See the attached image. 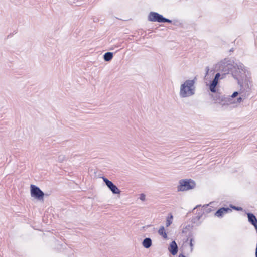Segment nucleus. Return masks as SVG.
<instances>
[{
    "label": "nucleus",
    "mask_w": 257,
    "mask_h": 257,
    "mask_svg": "<svg viewBox=\"0 0 257 257\" xmlns=\"http://www.w3.org/2000/svg\"><path fill=\"white\" fill-rule=\"evenodd\" d=\"M103 181L105 182L108 188L112 191L113 194H119L120 191L117 187L114 185L111 181L106 178L102 177Z\"/></svg>",
    "instance_id": "obj_7"
},
{
    "label": "nucleus",
    "mask_w": 257,
    "mask_h": 257,
    "mask_svg": "<svg viewBox=\"0 0 257 257\" xmlns=\"http://www.w3.org/2000/svg\"><path fill=\"white\" fill-rule=\"evenodd\" d=\"M148 19L151 22H168L171 23V21L167 18H164L162 15L156 12H150L148 15Z\"/></svg>",
    "instance_id": "obj_5"
},
{
    "label": "nucleus",
    "mask_w": 257,
    "mask_h": 257,
    "mask_svg": "<svg viewBox=\"0 0 257 257\" xmlns=\"http://www.w3.org/2000/svg\"><path fill=\"white\" fill-rule=\"evenodd\" d=\"M104 59L105 61H110L113 58V53L111 52H107L103 56Z\"/></svg>",
    "instance_id": "obj_14"
},
{
    "label": "nucleus",
    "mask_w": 257,
    "mask_h": 257,
    "mask_svg": "<svg viewBox=\"0 0 257 257\" xmlns=\"http://www.w3.org/2000/svg\"><path fill=\"white\" fill-rule=\"evenodd\" d=\"M192 241H193L192 239H191V240H190V246L191 247H192V246H193Z\"/></svg>",
    "instance_id": "obj_23"
},
{
    "label": "nucleus",
    "mask_w": 257,
    "mask_h": 257,
    "mask_svg": "<svg viewBox=\"0 0 257 257\" xmlns=\"http://www.w3.org/2000/svg\"><path fill=\"white\" fill-rule=\"evenodd\" d=\"M158 232L160 235L162 236L163 237L164 239H167L168 238L167 233L163 226H160Z\"/></svg>",
    "instance_id": "obj_13"
},
{
    "label": "nucleus",
    "mask_w": 257,
    "mask_h": 257,
    "mask_svg": "<svg viewBox=\"0 0 257 257\" xmlns=\"http://www.w3.org/2000/svg\"><path fill=\"white\" fill-rule=\"evenodd\" d=\"M238 93L237 92H234L233 93V94L230 97L231 98V99H232V98L236 97L238 95Z\"/></svg>",
    "instance_id": "obj_17"
},
{
    "label": "nucleus",
    "mask_w": 257,
    "mask_h": 257,
    "mask_svg": "<svg viewBox=\"0 0 257 257\" xmlns=\"http://www.w3.org/2000/svg\"><path fill=\"white\" fill-rule=\"evenodd\" d=\"M78 0H69V3L70 4L75 3L78 2Z\"/></svg>",
    "instance_id": "obj_20"
},
{
    "label": "nucleus",
    "mask_w": 257,
    "mask_h": 257,
    "mask_svg": "<svg viewBox=\"0 0 257 257\" xmlns=\"http://www.w3.org/2000/svg\"><path fill=\"white\" fill-rule=\"evenodd\" d=\"M173 218V215L171 213L167 217L166 221V226L167 227H169L172 223Z\"/></svg>",
    "instance_id": "obj_15"
},
{
    "label": "nucleus",
    "mask_w": 257,
    "mask_h": 257,
    "mask_svg": "<svg viewBox=\"0 0 257 257\" xmlns=\"http://www.w3.org/2000/svg\"><path fill=\"white\" fill-rule=\"evenodd\" d=\"M152 241L150 238H145L142 242V245L145 248H149L151 246Z\"/></svg>",
    "instance_id": "obj_11"
},
{
    "label": "nucleus",
    "mask_w": 257,
    "mask_h": 257,
    "mask_svg": "<svg viewBox=\"0 0 257 257\" xmlns=\"http://www.w3.org/2000/svg\"><path fill=\"white\" fill-rule=\"evenodd\" d=\"M195 78L185 81L180 86L179 96L181 98L191 97L195 94Z\"/></svg>",
    "instance_id": "obj_2"
},
{
    "label": "nucleus",
    "mask_w": 257,
    "mask_h": 257,
    "mask_svg": "<svg viewBox=\"0 0 257 257\" xmlns=\"http://www.w3.org/2000/svg\"><path fill=\"white\" fill-rule=\"evenodd\" d=\"M228 211H231V209L228 208H221L216 212L215 215L218 217H220Z\"/></svg>",
    "instance_id": "obj_10"
},
{
    "label": "nucleus",
    "mask_w": 257,
    "mask_h": 257,
    "mask_svg": "<svg viewBox=\"0 0 257 257\" xmlns=\"http://www.w3.org/2000/svg\"><path fill=\"white\" fill-rule=\"evenodd\" d=\"M242 101H243L242 98L241 97H239L237 98V100H236V103H240Z\"/></svg>",
    "instance_id": "obj_18"
},
{
    "label": "nucleus",
    "mask_w": 257,
    "mask_h": 257,
    "mask_svg": "<svg viewBox=\"0 0 257 257\" xmlns=\"http://www.w3.org/2000/svg\"><path fill=\"white\" fill-rule=\"evenodd\" d=\"M214 70L222 72L221 78L223 79L229 72H231L235 76H241L243 73H245L246 69L242 64H232L230 60L225 58L216 64Z\"/></svg>",
    "instance_id": "obj_1"
},
{
    "label": "nucleus",
    "mask_w": 257,
    "mask_h": 257,
    "mask_svg": "<svg viewBox=\"0 0 257 257\" xmlns=\"http://www.w3.org/2000/svg\"><path fill=\"white\" fill-rule=\"evenodd\" d=\"M234 208L237 210H241L242 209L241 208H239V207H234Z\"/></svg>",
    "instance_id": "obj_22"
},
{
    "label": "nucleus",
    "mask_w": 257,
    "mask_h": 257,
    "mask_svg": "<svg viewBox=\"0 0 257 257\" xmlns=\"http://www.w3.org/2000/svg\"><path fill=\"white\" fill-rule=\"evenodd\" d=\"M31 194L32 196L39 200H42L44 195L40 189L34 185H31Z\"/></svg>",
    "instance_id": "obj_6"
},
{
    "label": "nucleus",
    "mask_w": 257,
    "mask_h": 257,
    "mask_svg": "<svg viewBox=\"0 0 257 257\" xmlns=\"http://www.w3.org/2000/svg\"><path fill=\"white\" fill-rule=\"evenodd\" d=\"M179 257H186V256L182 254H180L179 255Z\"/></svg>",
    "instance_id": "obj_24"
},
{
    "label": "nucleus",
    "mask_w": 257,
    "mask_h": 257,
    "mask_svg": "<svg viewBox=\"0 0 257 257\" xmlns=\"http://www.w3.org/2000/svg\"><path fill=\"white\" fill-rule=\"evenodd\" d=\"M196 184L191 179L180 180L177 186L178 191H186L195 188Z\"/></svg>",
    "instance_id": "obj_4"
},
{
    "label": "nucleus",
    "mask_w": 257,
    "mask_h": 257,
    "mask_svg": "<svg viewBox=\"0 0 257 257\" xmlns=\"http://www.w3.org/2000/svg\"><path fill=\"white\" fill-rule=\"evenodd\" d=\"M170 252L173 255H175L178 251V247L175 241H173L170 244Z\"/></svg>",
    "instance_id": "obj_12"
},
{
    "label": "nucleus",
    "mask_w": 257,
    "mask_h": 257,
    "mask_svg": "<svg viewBox=\"0 0 257 257\" xmlns=\"http://www.w3.org/2000/svg\"><path fill=\"white\" fill-rule=\"evenodd\" d=\"M213 100L215 103L219 104L222 107H225L235 103L230 97H227L220 94H216L212 95Z\"/></svg>",
    "instance_id": "obj_3"
},
{
    "label": "nucleus",
    "mask_w": 257,
    "mask_h": 257,
    "mask_svg": "<svg viewBox=\"0 0 257 257\" xmlns=\"http://www.w3.org/2000/svg\"><path fill=\"white\" fill-rule=\"evenodd\" d=\"M140 199L142 201L145 200V195L144 194H141L140 197Z\"/></svg>",
    "instance_id": "obj_19"
},
{
    "label": "nucleus",
    "mask_w": 257,
    "mask_h": 257,
    "mask_svg": "<svg viewBox=\"0 0 257 257\" xmlns=\"http://www.w3.org/2000/svg\"><path fill=\"white\" fill-rule=\"evenodd\" d=\"M209 69L208 67H207L206 68V74H208V72H209Z\"/></svg>",
    "instance_id": "obj_21"
},
{
    "label": "nucleus",
    "mask_w": 257,
    "mask_h": 257,
    "mask_svg": "<svg viewBox=\"0 0 257 257\" xmlns=\"http://www.w3.org/2000/svg\"><path fill=\"white\" fill-rule=\"evenodd\" d=\"M248 221L257 229V219L256 217L252 213L247 214Z\"/></svg>",
    "instance_id": "obj_9"
},
{
    "label": "nucleus",
    "mask_w": 257,
    "mask_h": 257,
    "mask_svg": "<svg viewBox=\"0 0 257 257\" xmlns=\"http://www.w3.org/2000/svg\"><path fill=\"white\" fill-rule=\"evenodd\" d=\"M222 75L220 73H217L215 74V77L212 81L209 86L210 90L213 93H215L217 91L216 86L218 83L219 79H221Z\"/></svg>",
    "instance_id": "obj_8"
},
{
    "label": "nucleus",
    "mask_w": 257,
    "mask_h": 257,
    "mask_svg": "<svg viewBox=\"0 0 257 257\" xmlns=\"http://www.w3.org/2000/svg\"><path fill=\"white\" fill-rule=\"evenodd\" d=\"M65 159V156L61 155L58 157V161L59 162H63Z\"/></svg>",
    "instance_id": "obj_16"
}]
</instances>
